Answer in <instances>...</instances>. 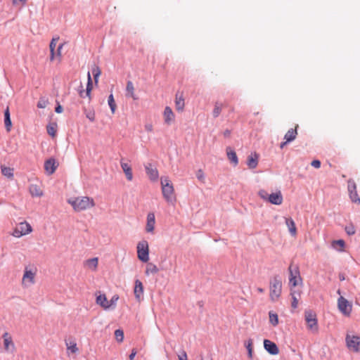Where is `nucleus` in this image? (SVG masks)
<instances>
[{
	"label": "nucleus",
	"mask_w": 360,
	"mask_h": 360,
	"mask_svg": "<svg viewBox=\"0 0 360 360\" xmlns=\"http://www.w3.org/2000/svg\"><path fill=\"white\" fill-rule=\"evenodd\" d=\"M68 202L75 212H82L91 209L96 205L94 200L88 196L72 197L68 200Z\"/></svg>",
	"instance_id": "1"
},
{
	"label": "nucleus",
	"mask_w": 360,
	"mask_h": 360,
	"mask_svg": "<svg viewBox=\"0 0 360 360\" xmlns=\"http://www.w3.org/2000/svg\"><path fill=\"white\" fill-rule=\"evenodd\" d=\"M162 193L168 203L174 204L176 198L173 184L168 176H162L160 179Z\"/></svg>",
	"instance_id": "2"
},
{
	"label": "nucleus",
	"mask_w": 360,
	"mask_h": 360,
	"mask_svg": "<svg viewBox=\"0 0 360 360\" xmlns=\"http://www.w3.org/2000/svg\"><path fill=\"white\" fill-rule=\"evenodd\" d=\"M118 295H114L110 300L107 299L105 294H96V303L104 310L114 309L116 307L117 302L119 300Z\"/></svg>",
	"instance_id": "3"
},
{
	"label": "nucleus",
	"mask_w": 360,
	"mask_h": 360,
	"mask_svg": "<svg viewBox=\"0 0 360 360\" xmlns=\"http://www.w3.org/2000/svg\"><path fill=\"white\" fill-rule=\"evenodd\" d=\"M37 273L36 267L25 266L21 281L22 286L27 288L33 285L36 282Z\"/></svg>",
	"instance_id": "4"
},
{
	"label": "nucleus",
	"mask_w": 360,
	"mask_h": 360,
	"mask_svg": "<svg viewBox=\"0 0 360 360\" xmlns=\"http://www.w3.org/2000/svg\"><path fill=\"white\" fill-rule=\"evenodd\" d=\"M258 194L262 200L273 205H280L283 202V195L280 191L269 194L266 190L262 189Z\"/></svg>",
	"instance_id": "5"
},
{
	"label": "nucleus",
	"mask_w": 360,
	"mask_h": 360,
	"mask_svg": "<svg viewBox=\"0 0 360 360\" xmlns=\"http://www.w3.org/2000/svg\"><path fill=\"white\" fill-rule=\"evenodd\" d=\"M32 232V226L26 221L17 224L11 235L15 238H20Z\"/></svg>",
	"instance_id": "6"
},
{
	"label": "nucleus",
	"mask_w": 360,
	"mask_h": 360,
	"mask_svg": "<svg viewBox=\"0 0 360 360\" xmlns=\"http://www.w3.org/2000/svg\"><path fill=\"white\" fill-rule=\"evenodd\" d=\"M269 290L271 300L272 302L277 301L282 292V283L277 277L274 278V279L270 282Z\"/></svg>",
	"instance_id": "7"
},
{
	"label": "nucleus",
	"mask_w": 360,
	"mask_h": 360,
	"mask_svg": "<svg viewBox=\"0 0 360 360\" xmlns=\"http://www.w3.org/2000/svg\"><path fill=\"white\" fill-rule=\"evenodd\" d=\"M137 257L142 262L149 261V245L147 240H142L137 243Z\"/></svg>",
	"instance_id": "8"
},
{
	"label": "nucleus",
	"mask_w": 360,
	"mask_h": 360,
	"mask_svg": "<svg viewBox=\"0 0 360 360\" xmlns=\"http://www.w3.org/2000/svg\"><path fill=\"white\" fill-rule=\"evenodd\" d=\"M347 348L353 352H360V336L347 334L345 338Z\"/></svg>",
	"instance_id": "9"
},
{
	"label": "nucleus",
	"mask_w": 360,
	"mask_h": 360,
	"mask_svg": "<svg viewBox=\"0 0 360 360\" xmlns=\"http://www.w3.org/2000/svg\"><path fill=\"white\" fill-rule=\"evenodd\" d=\"M304 318L307 329L312 333H317L319 327L316 314L310 311H307L304 313Z\"/></svg>",
	"instance_id": "10"
},
{
	"label": "nucleus",
	"mask_w": 360,
	"mask_h": 360,
	"mask_svg": "<svg viewBox=\"0 0 360 360\" xmlns=\"http://www.w3.org/2000/svg\"><path fill=\"white\" fill-rule=\"evenodd\" d=\"M289 283L290 287H295L298 285L299 282L302 281V278L300 274L299 267L297 266L290 265L289 266Z\"/></svg>",
	"instance_id": "11"
},
{
	"label": "nucleus",
	"mask_w": 360,
	"mask_h": 360,
	"mask_svg": "<svg viewBox=\"0 0 360 360\" xmlns=\"http://www.w3.org/2000/svg\"><path fill=\"white\" fill-rule=\"evenodd\" d=\"M347 188L351 200L357 204L360 205V198L356 191V185L354 180L349 179L347 181Z\"/></svg>",
	"instance_id": "12"
},
{
	"label": "nucleus",
	"mask_w": 360,
	"mask_h": 360,
	"mask_svg": "<svg viewBox=\"0 0 360 360\" xmlns=\"http://www.w3.org/2000/svg\"><path fill=\"white\" fill-rule=\"evenodd\" d=\"M338 307L340 311L345 316H349L352 306V304L342 296H340L338 300Z\"/></svg>",
	"instance_id": "13"
},
{
	"label": "nucleus",
	"mask_w": 360,
	"mask_h": 360,
	"mask_svg": "<svg viewBox=\"0 0 360 360\" xmlns=\"http://www.w3.org/2000/svg\"><path fill=\"white\" fill-rule=\"evenodd\" d=\"M4 340V348L5 352L13 353L15 351V346L11 335L6 332L2 335Z\"/></svg>",
	"instance_id": "14"
},
{
	"label": "nucleus",
	"mask_w": 360,
	"mask_h": 360,
	"mask_svg": "<svg viewBox=\"0 0 360 360\" xmlns=\"http://www.w3.org/2000/svg\"><path fill=\"white\" fill-rule=\"evenodd\" d=\"M298 127V125L295 127V129H290L286 134H285L284 139L285 141L283 142L280 145V148L282 149L284 148V146L288 143L292 141H294L296 139V136L297 135V128Z\"/></svg>",
	"instance_id": "15"
},
{
	"label": "nucleus",
	"mask_w": 360,
	"mask_h": 360,
	"mask_svg": "<svg viewBox=\"0 0 360 360\" xmlns=\"http://www.w3.org/2000/svg\"><path fill=\"white\" fill-rule=\"evenodd\" d=\"M58 164L55 159L50 158L44 162V169L48 175L53 174L58 167Z\"/></svg>",
	"instance_id": "16"
},
{
	"label": "nucleus",
	"mask_w": 360,
	"mask_h": 360,
	"mask_svg": "<svg viewBox=\"0 0 360 360\" xmlns=\"http://www.w3.org/2000/svg\"><path fill=\"white\" fill-rule=\"evenodd\" d=\"M163 118L165 123L170 125L175 120V115L169 106H166L163 112Z\"/></svg>",
	"instance_id": "17"
},
{
	"label": "nucleus",
	"mask_w": 360,
	"mask_h": 360,
	"mask_svg": "<svg viewBox=\"0 0 360 360\" xmlns=\"http://www.w3.org/2000/svg\"><path fill=\"white\" fill-rule=\"evenodd\" d=\"M145 169L146 171V174L148 176L149 179L153 181H155L158 179L159 177V173L156 167H153L152 164L148 163L145 166Z\"/></svg>",
	"instance_id": "18"
},
{
	"label": "nucleus",
	"mask_w": 360,
	"mask_h": 360,
	"mask_svg": "<svg viewBox=\"0 0 360 360\" xmlns=\"http://www.w3.org/2000/svg\"><path fill=\"white\" fill-rule=\"evenodd\" d=\"M175 108L178 112H183L185 107V101L184 94L177 92L175 96Z\"/></svg>",
	"instance_id": "19"
},
{
	"label": "nucleus",
	"mask_w": 360,
	"mask_h": 360,
	"mask_svg": "<svg viewBox=\"0 0 360 360\" xmlns=\"http://www.w3.org/2000/svg\"><path fill=\"white\" fill-rule=\"evenodd\" d=\"M264 347L270 354L276 355L279 353L278 347L276 343L269 340H264Z\"/></svg>",
	"instance_id": "20"
},
{
	"label": "nucleus",
	"mask_w": 360,
	"mask_h": 360,
	"mask_svg": "<svg viewBox=\"0 0 360 360\" xmlns=\"http://www.w3.org/2000/svg\"><path fill=\"white\" fill-rule=\"evenodd\" d=\"M134 293L136 299L140 302L143 295V285L142 282L138 279L135 281Z\"/></svg>",
	"instance_id": "21"
},
{
	"label": "nucleus",
	"mask_w": 360,
	"mask_h": 360,
	"mask_svg": "<svg viewBox=\"0 0 360 360\" xmlns=\"http://www.w3.org/2000/svg\"><path fill=\"white\" fill-rule=\"evenodd\" d=\"M155 224V217L153 212H150L147 215V223L146 226V231L148 233H152L154 231Z\"/></svg>",
	"instance_id": "22"
},
{
	"label": "nucleus",
	"mask_w": 360,
	"mask_h": 360,
	"mask_svg": "<svg viewBox=\"0 0 360 360\" xmlns=\"http://www.w3.org/2000/svg\"><path fill=\"white\" fill-rule=\"evenodd\" d=\"M126 97L131 98L133 100L136 101L139 98L137 95L135 94V88L134 84L131 81H128L127 82L126 86Z\"/></svg>",
	"instance_id": "23"
},
{
	"label": "nucleus",
	"mask_w": 360,
	"mask_h": 360,
	"mask_svg": "<svg viewBox=\"0 0 360 360\" xmlns=\"http://www.w3.org/2000/svg\"><path fill=\"white\" fill-rule=\"evenodd\" d=\"M120 166L126 176L128 181H131L133 179L132 169L130 165L127 162H123L122 160L120 161Z\"/></svg>",
	"instance_id": "24"
},
{
	"label": "nucleus",
	"mask_w": 360,
	"mask_h": 360,
	"mask_svg": "<svg viewBox=\"0 0 360 360\" xmlns=\"http://www.w3.org/2000/svg\"><path fill=\"white\" fill-rule=\"evenodd\" d=\"M259 155L256 153H252L248 158L247 165L250 169H255L258 165Z\"/></svg>",
	"instance_id": "25"
},
{
	"label": "nucleus",
	"mask_w": 360,
	"mask_h": 360,
	"mask_svg": "<svg viewBox=\"0 0 360 360\" xmlns=\"http://www.w3.org/2000/svg\"><path fill=\"white\" fill-rule=\"evenodd\" d=\"M98 265V257H94V258L89 259L86 260L84 262V266L87 269H89L93 271H96L97 270Z\"/></svg>",
	"instance_id": "26"
},
{
	"label": "nucleus",
	"mask_w": 360,
	"mask_h": 360,
	"mask_svg": "<svg viewBox=\"0 0 360 360\" xmlns=\"http://www.w3.org/2000/svg\"><path fill=\"white\" fill-rule=\"evenodd\" d=\"M227 106H228V105L226 103L216 102L214 104L213 111H212V115H213L214 117H219L221 112L222 109Z\"/></svg>",
	"instance_id": "27"
},
{
	"label": "nucleus",
	"mask_w": 360,
	"mask_h": 360,
	"mask_svg": "<svg viewBox=\"0 0 360 360\" xmlns=\"http://www.w3.org/2000/svg\"><path fill=\"white\" fill-rule=\"evenodd\" d=\"M226 154H227L228 159L232 163H233L234 165H237L238 163V159L237 155H236V152L233 149H231V147L226 148Z\"/></svg>",
	"instance_id": "28"
},
{
	"label": "nucleus",
	"mask_w": 360,
	"mask_h": 360,
	"mask_svg": "<svg viewBox=\"0 0 360 360\" xmlns=\"http://www.w3.org/2000/svg\"><path fill=\"white\" fill-rule=\"evenodd\" d=\"M285 224L288 228V231L292 236H295L297 234V229L295 226V221L292 218H285Z\"/></svg>",
	"instance_id": "29"
},
{
	"label": "nucleus",
	"mask_w": 360,
	"mask_h": 360,
	"mask_svg": "<svg viewBox=\"0 0 360 360\" xmlns=\"http://www.w3.org/2000/svg\"><path fill=\"white\" fill-rule=\"evenodd\" d=\"M30 193L33 197H41L43 195V191L41 188L36 184H32L30 186Z\"/></svg>",
	"instance_id": "30"
},
{
	"label": "nucleus",
	"mask_w": 360,
	"mask_h": 360,
	"mask_svg": "<svg viewBox=\"0 0 360 360\" xmlns=\"http://www.w3.org/2000/svg\"><path fill=\"white\" fill-rule=\"evenodd\" d=\"M4 123L6 126V129L7 131H11V128L12 126L11 117H10V112L8 107L6 108V110L4 112Z\"/></svg>",
	"instance_id": "31"
},
{
	"label": "nucleus",
	"mask_w": 360,
	"mask_h": 360,
	"mask_svg": "<svg viewBox=\"0 0 360 360\" xmlns=\"http://www.w3.org/2000/svg\"><path fill=\"white\" fill-rule=\"evenodd\" d=\"M58 125L56 122L50 123L47 125L46 129L47 133L52 137L54 138L56 136Z\"/></svg>",
	"instance_id": "32"
},
{
	"label": "nucleus",
	"mask_w": 360,
	"mask_h": 360,
	"mask_svg": "<svg viewBox=\"0 0 360 360\" xmlns=\"http://www.w3.org/2000/svg\"><path fill=\"white\" fill-rule=\"evenodd\" d=\"M159 269L158 266L153 263H148L146 265L145 274L146 275L155 274L158 272Z\"/></svg>",
	"instance_id": "33"
},
{
	"label": "nucleus",
	"mask_w": 360,
	"mask_h": 360,
	"mask_svg": "<svg viewBox=\"0 0 360 360\" xmlns=\"http://www.w3.org/2000/svg\"><path fill=\"white\" fill-rule=\"evenodd\" d=\"M58 40V38H53L52 40L50 42L49 48H50V60L52 61L54 60L55 58V48L57 44V41Z\"/></svg>",
	"instance_id": "34"
},
{
	"label": "nucleus",
	"mask_w": 360,
	"mask_h": 360,
	"mask_svg": "<svg viewBox=\"0 0 360 360\" xmlns=\"http://www.w3.org/2000/svg\"><path fill=\"white\" fill-rule=\"evenodd\" d=\"M65 345L67 349L72 354H75L79 351L77 343L75 341L65 342Z\"/></svg>",
	"instance_id": "35"
},
{
	"label": "nucleus",
	"mask_w": 360,
	"mask_h": 360,
	"mask_svg": "<svg viewBox=\"0 0 360 360\" xmlns=\"http://www.w3.org/2000/svg\"><path fill=\"white\" fill-rule=\"evenodd\" d=\"M87 77H88V82H87L86 88L85 89V95L90 100L91 99V91L92 90V81H91V75L89 72H88Z\"/></svg>",
	"instance_id": "36"
},
{
	"label": "nucleus",
	"mask_w": 360,
	"mask_h": 360,
	"mask_svg": "<svg viewBox=\"0 0 360 360\" xmlns=\"http://www.w3.org/2000/svg\"><path fill=\"white\" fill-rule=\"evenodd\" d=\"M1 173L3 175L8 178H12L13 176V169L6 167V166H1Z\"/></svg>",
	"instance_id": "37"
},
{
	"label": "nucleus",
	"mask_w": 360,
	"mask_h": 360,
	"mask_svg": "<svg viewBox=\"0 0 360 360\" xmlns=\"http://www.w3.org/2000/svg\"><path fill=\"white\" fill-rule=\"evenodd\" d=\"M345 241L343 240H334L332 243V246L334 248L338 249L340 251H343V249L345 248Z\"/></svg>",
	"instance_id": "38"
},
{
	"label": "nucleus",
	"mask_w": 360,
	"mask_h": 360,
	"mask_svg": "<svg viewBox=\"0 0 360 360\" xmlns=\"http://www.w3.org/2000/svg\"><path fill=\"white\" fill-rule=\"evenodd\" d=\"M108 105H109V106L110 108L112 113L114 114L115 112V110H116V108H117V105L115 103V99H114V97H113L112 94H110L108 96Z\"/></svg>",
	"instance_id": "39"
},
{
	"label": "nucleus",
	"mask_w": 360,
	"mask_h": 360,
	"mask_svg": "<svg viewBox=\"0 0 360 360\" xmlns=\"http://www.w3.org/2000/svg\"><path fill=\"white\" fill-rule=\"evenodd\" d=\"M269 321L274 326H276L278 324V316L277 314H276L273 311H269Z\"/></svg>",
	"instance_id": "40"
},
{
	"label": "nucleus",
	"mask_w": 360,
	"mask_h": 360,
	"mask_svg": "<svg viewBox=\"0 0 360 360\" xmlns=\"http://www.w3.org/2000/svg\"><path fill=\"white\" fill-rule=\"evenodd\" d=\"M245 345L248 349V356L249 358H252V350H253V341L252 339H249L248 341L245 342Z\"/></svg>",
	"instance_id": "41"
},
{
	"label": "nucleus",
	"mask_w": 360,
	"mask_h": 360,
	"mask_svg": "<svg viewBox=\"0 0 360 360\" xmlns=\"http://www.w3.org/2000/svg\"><path fill=\"white\" fill-rule=\"evenodd\" d=\"M84 114L87 119H89L91 122H94L96 119L95 112L93 110H87L86 109L84 110Z\"/></svg>",
	"instance_id": "42"
},
{
	"label": "nucleus",
	"mask_w": 360,
	"mask_h": 360,
	"mask_svg": "<svg viewBox=\"0 0 360 360\" xmlns=\"http://www.w3.org/2000/svg\"><path fill=\"white\" fill-rule=\"evenodd\" d=\"M115 337L118 342H122L124 340V332L121 329L115 331Z\"/></svg>",
	"instance_id": "43"
},
{
	"label": "nucleus",
	"mask_w": 360,
	"mask_h": 360,
	"mask_svg": "<svg viewBox=\"0 0 360 360\" xmlns=\"http://www.w3.org/2000/svg\"><path fill=\"white\" fill-rule=\"evenodd\" d=\"M95 82H98V77L100 76L101 71L98 67H96L92 70Z\"/></svg>",
	"instance_id": "44"
},
{
	"label": "nucleus",
	"mask_w": 360,
	"mask_h": 360,
	"mask_svg": "<svg viewBox=\"0 0 360 360\" xmlns=\"http://www.w3.org/2000/svg\"><path fill=\"white\" fill-rule=\"evenodd\" d=\"M179 360H188L187 354L184 350H182L178 355Z\"/></svg>",
	"instance_id": "45"
},
{
	"label": "nucleus",
	"mask_w": 360,
	"mask_h": 360,
	"mask_svg": "<svg viewBox=\"0 0 360 360\" xmlns=\"http://www.w3.org/2000/svg\"><path fill=\"white\" fill-rule=\"evenodd\" d=\"M299 298L300 297H297V296L292 297V301L291 305L293 309H296L297 307Z\"/></svg>",
	"instance_id": "46"
},
{
	"label": "nucleus",
	"mask_w": 360,
	"mask_h": 360,
	"mask_svg": "<svg viewBox=\"0 0 360 360\" xmlns=\"http://www.w3.org/2000/svg\"><path fill=\"white\" fill-rule=\"evenodd\" d=\"M196 176H197V178H198L200 181H204L205 176H204V173H203L202 170L199 169V170L197 172Z\"/></svg>",
	"instance_id": "47"
},
{
	"label": "nucleus",
	"mask_w": 360,
	"mask_h": 360,
	"mask_svg": "<svg viewBox=\"0 0 360 360\" xmlns=\"http://www.w3.org/2000/svg\"><path fill=\"white\" fill-rule=\"evenodd\" d=\"M47 101L46 100H40L37 103L39 108H44L46 107Z\"/></svg>",
	"instance_id": "48"
},
{
	"label": "nucleus",
	"mask_w": 360,
	"mask_h": 360,
	"mask_svg": "<svg viewBox=\"0 0 360 360\" xmlns=\"http://www.w3.org/2000/svg\"><path fill=\"white\" fill-rule=\"evenodd\" d=\"M311 165L316 169L321 167V162L318 160H314L311 162Z\"/></svg>",
	"instance_id": "49"
},
{
	"label": "nucleus",
	"mask_w": 360,
	"mask_h": 360,
	"mask_svg": "<svg viewBox=\"0 0 360 360\" xmlns=\"http://www.w3.org/2000/svg\"><path fill=\"white\" fill-rule=\"evenodd\" d=\"M80 88L81 89L79 90V94L80 97H82V98L87 97L85 95V89H83V86L82 85L80 86Z\"/></svg>",
	"instance_id": "50"
},
{
	"label": "nucleus",
	"mask_w": 360,
	"mask_h": 360,
	"mask_svg": "<svg viewBox=\"0 0 360 360\" xmlns=\"http://www.w3.org/2000/svg\"><path fill=\"white\" fill-rule=\"evenodd\" d=\"M346 231L349 235H353L355 233L354 227H347Z\"/></svg>",
	"instance_id": "51"
},
{
	"label": "nucleus",
	"mask_w": 360,
	"mask_h": 360,
	"mask_svg": "<svg viewBox=\"0 0 360 360\" xmlns=\"http://www.w3.org/2000/svg\"><path fill=\"white\" fill-rule=\"evenodd\" d=\"M291 297H294L295 296H297V297H300V292H297L296 290H292L291 288V292H290Z\"/></svg>",
	"instance_id": "52"
},
{
	"label": "nucleus",
	"mask_w": 360,
	"mask_h": 360,
	"mask_svg": "<svg viewBox=\"0 0 360 360\" xmlns=\"http://www.w3.org/2000/svg\"><path fill=\"white\" fill-rule=\"evenodd\" d=\"M145 129L147 131L151 132L153 129V125L151 124H147L145 125Z\"/></svg>",
	"instance_id": "53"
},
{
	"label": "nucleus",
	"mask_w": 360,
	"mask_h": 360,
	"mask_svg": "<svg viewBox=\"0 0 360 360\" xmlns=\"http://www.w3.org/2000/svg\"><path fill=\"white\" fill-rule=\"evenodd\" d=\"M136 354V349H132L131 353L130 354V355H129V359H130V360H134V357H135Z\"/></svg>",
	"instance_id": "54"
},
{
	"label": "nucleus",
	"mask_w": 360,
	"mask_h": 360,
	"mask_svg": "<svg viewBox=\"0 0 360 360\" xmlns=\"http://www.w3.org/2000/svg\"><path fill=\"white\" fill-rule=\"evenodd\" d=\"M63 107L60 105H58V106L56 107L55 111L57 113H61L63 112Z\"/></svg>",
	"instance_id": "55"
},
{
	"label": "nucleus",
	"mask_w": 360,
	"mask_h": 360,
	"mask_svg": "<svg viewBox=\"0 0 360 360\" xmlns=\"http://www.w3.org/2000/svg\"><path fill=\"white\" fill-rule=\"evenodd\" d=\"M63 44H60L58 47V49H57V55L58 56H61V50L63 49Z\"/></svg>",
	"instance_id": "56"
},
{
	"label": "nucleus",
	"mask_w": 360,
	"mask_h": 360,
	"mask_svg": "<svg viewBox=\"0 0 360 360\" xmlns=\"http://www.w3.org/2000/svg\"><path fill=\"white\" fill-rule=\"evenodd\" d=\"M26 0H13V4H17L18 3H21L22 4H25Z\"/></svg>",
	"instance_id": "57"
},
{
	"label": "nucleus",
	"mask_w": 360,
	"mask_h": 360,
	"mask_svg": "<svg viewBox=\"0 0 360 360\" xmlns=\"http://www.w3.org/2000/svg\"><path fill=\"white\" fill-rule=\"evenodd\" d=\"M230 134H231V131L229 130H226L224 132V136L225 137H229L230 136Z\"/></svg>",
	"instance_id": "58"
},
{
	"label": "nucleus",
	"mask_w": 360,
	"mask_h": 360,
	"mask_svg": "<svg viewBox=\"0 0 360 360\" xmlns=\"http://www.w3.org/2000/svg\"><path fill=\"white\" fill-rule=\"evenodd\" d=\"M257 291H258V292H259V293H263V292H264V290L263 288H258L257 289Z\"/></svg>",
	"instance_id": "59"
},
{
	"label": "nucleus",
	"mask_w": 360,
	"mask_h": 360,
	"mask_svg": "<svg viewBox=\"0 0 360 360\" xmlns=\"http://www.w3.org/2000/svg\"><path fill=\"white\" fill-rule=\"evenodd\" d=\"M340 281H344L345 276L343 275H340Z\"/></svg>",
	"instance_id": "60"
},
{
	"label": "nucleus",
	"mask_w": 360,
	"mask_h": 360,
	"mask_svg": "<svg viewBox=\"0 0 360 360\" xmlns=\"http://www.w3.org/2000/svg\"><path fill=\"white\" fill-rule=\"evenodd\" d=\"M230 110H231V112H233V110H234V108H233V107H231Z\"/></svg>",
	"instance_id": "61"
},
{
	"label": "nucleus",
	"mask_w": 360,
	"mask_h": 360,
	"mask_svg": "<svg viewBox=\"0 0 360 360\" xmlns=\"http://www.w3.org/2000/svg\"><path fill=\"white\" fill-rule=\"evenodd\" d=\"M338 293L340 294V290H338Z\"/></svg>",
	"instance_id": "62"
},
{
	"label": "nucleus",
	"mask_w": 360,
	"mask_h": 360,
	"mask_svg": "<svg viewBox=\"0 0 360 360\" xmlns=\"http://www.w3.org/2000/svg\"><path fill=\"white\" fill-rule=\"evenodd\" d=\"M201 360H204L203 359H202Z\"/></svg>",
	"instance_id": "63"
}]
</instances>
